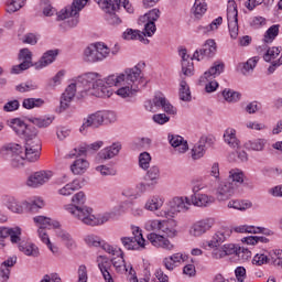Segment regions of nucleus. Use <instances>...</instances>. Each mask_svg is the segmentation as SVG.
<instances>
[{"mask_svg":"<svg viewBox=\"0 0 282 282\" xmlns=\"http://www.w3.org/2000/svg\"><path fill=\"white\" fill-rule=\"evenodd\" d=\"M144 83V75L140 69V64L132 68H126L120 74H112L104 79L95 82L88 89V96L96 98H111L113 94L111 87H120L116 94L120 98H133L140 90V85Z\"/></svg>","mask_w":282,"mask_h":282,"instance_id":"nucleus-1","label":"nucleus"},{"mask_svg":"<svg viewBox=\"0 0 282 282\" xmlns=\"http://www.w3.org/2000/svg\"><path fill=\"white\" fill-rule=\"evenodd\" d=\"M85 204H87V194L80 191L75 193L70 198V203L65 204L63 208L73 219L82 221L85 226H102L117 218L116 212L94 214V208Z\"/></svg>","mask_w":282,"mask_h":282,"instance_id":"nucleus-2","label":"nucleus"},{"mask_svg":"<svg viewBox=\"0 0 282 282\" xmlns=\"http://www.w3.org/2000/svg\"><path fill=\"white\" fill-rule=\"evenodd\" d=\"M43 145L39 142H9L0 149V155L12 169H23L28 162L41 160Z\"/></svg>","mask_w":282,"mask_h":282,"instance_id":"nucleus-3","label":"nucleus"},{"mask_svg":"<svg viewBox=\"0 0 282 282\" xmlns=\"http://www.w3.org/2000/svg\"><path fill=\"white\" fill-rule=\"evenodd\" d=\"M100 79V74L98 73H86L79 76L74 83L68 85L65 91L62 94L61 101H59V109L61 111H65L69 109V105L72 100H74L76 96V91H80L82 94L85 91L89 94V89L96 85Z\"/></svg>","mask_w":282,"mask_h":282,"instance_id":"nucleus-4","label":"nucleus"},{"mask_svg":"<svg viewBox=\"0 0 282 282\" xmlns=\"http://www.w3.org/2000/svg\"><path fill=\"white\" fill-rule=\"evenodd\" d=\"M89 0H73L72 6H68L62 9L57 13V21H65V19H69L67 21L68 28H76L78 25V14H80L82 10L87 6Z\"/></svg>","mask_w":282,"mask_h":282,"instance_id":"nucleus-5","label":"nucleus"},{"mask_svg":"<svg viewBox=\"0 0 282 282\" xmlns=\"http://www.w3.org/2000/svg\"><path fill=\"white\" fill-rule=\"evenodd\" d=\"M216 225L217 218L215 217L200 218L189 226L188 235L194 239H199V237H204V235L210 232Z\"/></svg>","mask_w":282,"mask_h":282,"instance_id":"nucleus-6","label":"nucleus"},{"mask_svg":"<svg viewBox=\"0 0 282 282\" xmlns=\"http://www.w3.org/2000/svg\"><path fill=\"white\" fill-rule=\"evenodd\" d=\"M9 127L17 133V135L22 138V140H26V142L35 140L39 135V130L34 126H28L19 118L9 120Z\"/></svg>","mask_w":282,"mask_h":282,"instance_id":"nucleus-7","label":"nucleus"},{"mask_svg":"<svg viewBox=\"0 0 282 282\" xmlns=\"http://www.w3.org/2000/svg\"><path fill=\"white\" fill-rule=\"evenodd\" d=\"M99 8L106 12V21L109 25H120L122 20L116 14L120 10V0H95Z\"/></svg>","mask_w":282,"mask_h":282,"instance_id":"nucleus-8","label":"nucleus"},{"mask_svg":"<svg viewBox=\"0 0 282 282\" xmlns=\"http://www.w3.org/2000/svg\"><path fill=\"white\" fill-rule=\"evenodd\" d=\"M191 208V198L187 196H176L167 202V209L164 212L165 217H175L180 213H186Z\"/></svg>","mask_w":282,"mask_h":282,"instance_id":"nucleus-9","label":"nucleus"},{"mask_svg":"<svg viewBox=\"0 0 282 282\" xmlns=\"http://www.w3.org/2000/svg\"><path fill=\"white\" fill-rule=\"evenodd\" d=\"M111 263L118 274H127L129 282H138V274L135 273V269H133V265L131 264L127 265V262L124 261V253L113 257L111 259Z\"/></svg>","mask_w":282,"mask_h":282,"instance_id":"nucleus-10","label":"nucleus"},{"mask_svg":"<svg viewBox=\"0 0 282 282\" xmlns=\"http://www.w3.org/2000/svg\"><path fill=\"white\" fill-rule=\"evenodd\" d=\"M239 12L237 11V2L235 0H229L227 4V20L229 34L231 39H237L239 36Z\"/></svg>","mask_w":282,"mask_h":282,"instance_id":"nucleus-11","label":"nucleus"},{"mask_svg":"<svg viewBox=\"0 0 282 282\" xmlns=\"http://www.w3.org/2000/svg\"><path fill=\"white\" fill-rule=\"evenodd\" d=\"M53 177L54 172L50 170H40L29 175L25 184L29 186V188H39L40 186H45V184H47V182H50V180Z\"/></svg>","mask_w":282,"mask_h":282,"instance_id":"nucleus-12","label":"nucleus"},{"mask_svg":"<svg viewBox=\"0 0 282 282\" xmlns=\"http://www.w3.org/2000/svg\"><path fill=\"white\" fill-rule=\"evenodd\" d=\"M0 204L14 215H23L25 213V200H19L12 195H2Z\"/></svg>","mask_w":282,"mask_h":282,"instance_id":"nucleus-13","label":"nucleus"},{"mask_svg":"<svg viewBox=\"0 0 282 282\" xmlns=\"http://www.w3.org/2000/svg\"><path fill=\"white\" fill-rule=\"evenodd\" d=\"M188 261V254L184 252L172 253L162 259V265L167 272H174L180 265H184Z\"/></svg>","mask_w":282,"mask_h":282,"instance_id":"nucleus-14","label":"nucleus"},{"mask_svg":"<svg viewBox=\"0 0 282 282\" xmlns=\"http://www.w3.org/2000/svg\"><path fill=\"white\" fill-rule=\"evenodd\" d=\"M32 53L30 48H21L18 55V59L21 62L19 65H15L11 69V74H21L30 67H34V63H32Z\"/></svg>","mask_w":282,"mask_h":282,"instance_id":"nucleus-15","label":"nucleus"},{"mask_svg":"<svg viewBox=\"0 0 282 282\" xmlns=\"http://www.w3.org/2000/svg\"><path fill=\"white\" fill-rule=\"evenodd\" d=\"M148 241L153 246V248H161L167 252L175 250V245L169 240V238L162 234L150 232L147 236Z\"/></svg>","mask_w":282,"mask_h":282,"instance_id":"nucleus-16","label":"nucleus"},{"mask_svg":"<svg viewBox=\"0 0 282 282\" xmlns=\"http://www.w3.org/2000/svg\"><path fill=\"white\" fill-rule=\"evenodd\" d=\"M209 248L212 250L210 257L214 261H221V259H226V257H230L237 252V246L235 243L216 245V247Z\"/></svg>","mask_w":282,"mask_h":282,"instance_id":"nucleus-17","label":"nucleus"},{"mask_svg":"<svg viewBox=\"0 0 282 282\" xmlns=\"http://www.w3.org/2000/svg\"><path fill=\"white\" fill-rule=\"evenodd\" d=\"M217 52V43L215 40H207L199 51H195L191 61H204V58H213Z\"/></svg>","mask_w":282,"mask_h":282,"instance_id":"nucleus-18","label":"nucleus"},{"mask_svg":"<svg viewBox=\"0 0 282 282\" xmlns=\"http://www.w3.org/2000/svg\"><path fill=\"white\" fill-rule=\"evenodd\" d=\"M231 230L238 235H267L268 237H270V235H274L272 230L265 227H257L254 225H238L232 227Z\"/></svg>","mask_w":282,"mask_h":282,"instance_id":"nucleus-19","label":"nucleus"},{"mask_svg":"<svg viewBox=\"0 0 282 282\" xmlns=\"http://www.w3.org/2000/svg\"><path fill=\"white\" fill-rule=\"evenodd\" d=\"M235 183L229 181H218V185L216 187V197L218 202H226L230 199L232 195H235Z\"/></svg>","mask_w":282,"mask_h":282,"instance_id":"nucleus-20","label":"nucleus"},{"mask_svg":"<svg viewBox=\"0 0 282 282\" xmlns=\"http://www.w3.org/2000/svg\"><path fill=\"white\" fill-rule=\"evenodd\" d=\"M102 124H105V121L102 119V111H96L89 115L86 119H84V122L79 128V131L80 133H85L87 129H98L99 127H102Z\"/></svg>","mask_w":282,"mask_h":282,"instance_id":"nucleus-21","label":"nucleus"},{"mask_svg":"<svg viewBox=\"0 0 282 282\" xmlns=\"http://www.w3.org/2000/svg\"><path fill=\"white\" fill-rule=\"evenodd\" d=\"M232 236V229L228 227H223L218 229L212 237V239L207 242L208 248H216L217 246H221L225 241H228Z\"/></svg>","mask_w":282,"mask_h":282,"instance_id":"nucleus-22","label":"nucleus"},{"mask_svg":"<svg viewBox=\"0 0 282 282\" xmlns=\"http://www.w3.org/2000/svg\"><path fill=\"white\" fill-rule=\"evenodd\" d=\"M178 56H181V74L183 76H194L195 75V65L191 62V55L186 48L178 50Z\"/></svg>","mask_w":282,"mask_h":282,"instance_id":"nucleus-23","label":"nucleus"},{"mask_svg":"<svg viewBox=\"0 0 282 282\" xmlns=\"http://www.w3.org/2000/svg\"><path fill=\"white\" fill-rule=\"evenodd\" d=\"M189 202L197 208H208L215 204V196L206 193H197L191 196Z\"/></svg>","mask_w":282,"mask_h":282,"instance_id":"nucleus-24","label":"nucleus"},{"mask_svg":"<svg viewBox=\"0 0 282 282\" xmlns=\"http://www.w3.org/2000/svg\"><path fill=\"white\" fill-rule=\"evenodd\" d=\"M226 68V64L224 62H214L212 67L206 70L203 76H200L199 83L206 84V80H213L214 78H217V76H220L224 74V69Z\"/></svg>","mask_w":282,"mask_h":282,"instance_id":"nucleus-25","label":"nucleus"},{"mask_svg":"<svg viewBox=\"0 0 282 282\" xmlns=\"http://www.w3.org/2000/svg\"><path fill=\"white\" fill-rule=\"evenodd\" d=\"M159 232L167 237V239H175V237H177V221H175V219L161 220Z\"/></svg>","mask_w":282,"mask_h":282,"instance_id":"nucleus-26","label":"nucleus"},{"mask_svg":"<svg viewBox=\"0 0 282 282\" xmlns=\"http://www.w3.org/2000/svg\"><path fill=\"white\" fill-rule=\"evenodd\" d=\"M152 102L154 107L158 109H163L165 113H170L171 116H175L177 113L175 107H173V105H171V102L167 101L166 97H164L162 94L155 95Z\"/></svg>","mask_w":282,"mask_h":282,"instance_id":"nucleus-27","label":"nucleus"},{"mask_svg":"<svg viewBox=\"0 0 282 282\" xmlns=\"http://www.w3.org/2000/svg\"><path fill=\"white\" fill-rule=\"evenodd\" d=\"M132 239L134 243L135 251L147 250V246H149V241L144 238L142 234V229L139 226H131Z\"/></svg>","mask_w":282,"mask_h":282,"instance_id":"nucleus-28","label":"nucleus"},{"mask_svg":"<svg viewBox=\"0 0 282 282\" xmlns=\"http://www.w3.org/2000/svg\"><path fill=\"white\" fill-rule=\"evenodd\" d=\"M162 206H164V197L152 195L147 198L143 208L148 213H158V210H162Z\"/></svg>","mask_w":282,"mask_h":282,"instance_id":"nucleus-29","label":"nucleus"},{"mask_svg":"<svg viewBox=\"0 0 282 282\" xmlns=\"http://www.w3.org/2000/svg\"><path fill=\"white\" fill-rule=\"evenodd\" d=\"M17 264V257H11L7 260H4L0 264V279L2 282L10 281V272L12 271V268Z\"/></svg>","mask_w":282,"mask_h":282,"instance_id":"nucleus-30","label":"nucleus"},{"mask_svg":"<svg viewBox=\"0 0 282 282\" xmlns=\"http://www.w3.org/2000/svg\"><path fill=\"white\" fill-rule=\"evenodd\" d=\"M33 221L37 226L39 230L61 228V223L45 216H36L33 218Z\"/></svg>","mask_w":282,"mask_h":282,"instance_id":"nucleus-31","label":"nucleus"},{"mask_svg":"<svg viewBox=\"0 0 282 282\" xmlns=\"http://www.w3.org/2000/svg\"><path fill=\"white\" fill-rule=\"evenodd\" d=\"M56 56H58V50H50L46 51L39 62L34 64L35 69H43V67H47V65H52L54 61H56Z\"/></svg>","mask_w":282,"mask_h":282,"instance_id":"nucleus-32","label":"nucleus"},{"mask_svg":"<svg viewBox=\"0 0 282 282\" xmlns=\"http://www.w3.org/2000/svg\"><path fill=\"white\" fill-rule=\"evenodd\" d=\"M45 206V200L43 198L34 196L28 199H24V210L26 213H39L41 208Z\"/></svg>","mask_w":282,"mask_h":282,"instance_id":"nucleus-33","label":"nucleus"},{"mask_svg":"<svg viewBox=\"0 0 282 282\" xmlns=\"http://www.w3.org/2000/svg\"><path fill=\"white\" fill-rule=\"evenodd\" d=\"M83 186L80 185L79 180H74L70 183H67L66 185L59 187L57 189V195H61L62 197H69L76 193V191H80Z\"/></svg>","mask_w":282,"mask_h":282,"instance_id":"nucleus-34","label":"nucleus"},{"mask_svg":"<svg viewBox=\"0 0 282 282\" xmlns=\"http://www.w3.org/2000/svg\"><path fill=\"white\" fill-rule=\"evenodd\" d=\"M89 170V162L87 159H76L70 164V172L73 175H85Z\"/></svg>","mask_w":282,"mask_h":282,"instance_id":"nucleus-35","label":"nucleus"},{"mask_svg":"<svg viewBox=\"0 0 282 282\" xmlns=\"http://www.w3.org/2000/svg\"><path fill=\"white\" fill-rule=\"evenodd\" d=\"M123 39L126 41H140L144 45H149L150 43L149 39L144 37V33H142V31L133 30V29H128L123 33Z\"/></svg>","mask_w":282,"mask_h":282,"instance_id":"nucleus-36","label":"nucleus"},{"mask_svg":"<svg viewBox=\"0 0 282 282\" xmlns=\"http://www.w3.org/2000/svg\"><path fill=\"white\" fill-rule=\"evenodd\" d=\"M188 76H184V74H181V83H180V89H178V97L180 100H183V102H191L192 96H191V87H188V84L184 78H187Z\"/></svg>","mask_w":282,"mask_h":282,"instance_id":"nucleus-37","label":"nucleus"},{"mask_svg":"<svg viewBox=\"0 0 282 282\" xmlns=\"http://www.w3.org/2000/svg\"><path fill=\"white\" fill-rule=\"evenodd\" d=\"M56 235L58 239L64 243V246L68 248V250H74V248H76V240L74 239V237H72V234H69L67 230L59 229L57 230Z\"/></svg>","mask_w":282,"mask_h":282,"instance_id":"nucleus-38","label":"nucleus"},{"mask_svg":"<svg viewBox=\"0 0 282 282\" xmlns=\"http://www.w3.org/2000/svg\"><path fill=\"white\" fill-rule=\"evenodd\" d=\"M20 252H23L26 257H39L41 254V251L39 250V247L34 245V242H22L19 245Z\"/></svg>","mask_w":282,"mask_h":282,"instance_id":"nucleus-39","label":"nucleus"},{"mask_svg":"<svg viewBox=\"0 0 282 282\" xmlns=\"http://www.w3.org/2000/svg\"><path fill=\"white\" fill-rule=\"evenodd\" d=\"M189 151L193 160H199L204 158V153H206V143L191 142Z\"/></svg>","mask_w":282,"mask_h":282,"instance_id":"nucleus-40","label":"nucleus"},{"mask_svg":"<svg viewBox=\"0 0 282 282\" xmlns=\"http://www.w3.org/2000/svg\"><path fill=\"white\" fill-rule=\"evenodd\" d=\"M39 239L47 246L48 250H51L52 254H58V247L54 246L52 243V240L50 239V235H47V230L45 229H37Z\"/></svg>","mask_w":282,"mask_h":282,"instance_id":"nucleus-41","label":"nucleus"},{"mask_svg":"<svg viewBox=\"0 0 282 282\" xmlns=\"http://www.w3.org/2000/svg\"><path fill=\"white\" fill-rule=\"evenodd\" d=\"M84 61L86 63H98L100 62V56L95 44L89 45L84 51Z\"/></svg>","mask_w":282,"mask_h":282,"instance_id":"nucleus-42","label":"nucleus"},{"mask_svg":"<svg viewBox=\"0 0 282 282\" xmlns=\"http://www.w3.org/2000/svg\"><path fill=\"white\" fill-rule=\"evenodd\" d=\"M227 208H232L234 210H240V212L250 210V208H252V202L231 199L228 202Z\"/></svg>","mask_w":282,"mask_h":282,"instance_id":"nucleus-43","label":"nucleus"},{"mask_svg":"<svg viewBox=\"0 0 282 282\" xmlns=\"http://www.w3.org/2000/svg\"><path fill=\"white\" fill-rule=\"evenodd\" d=\"M120 149H122V145L120 143H112L110 147L104 149L99 155L104 160H111V158H116L120 153Z\"/></svg>","mask_w":282,"mask_h":282,"instance_id":"nucleus-44","label":"nucleus"},{"mask_svg":"<svg viewBox=\"0 0 282 282\" xmlns=\"http://www.w3.org/2000/svg\"><path fill=\"white\" fill-rule=\"evenodd\" d=\"M208 10V4H206V0H195L194 6L192 8V12L195 19H202L204 14H206Z\"/></svg>","mask_w":282,"mask_h":282,"instance_id":"nucleus-45","label":"nucleus"},{"mask_svg":"<svg viewBox=\"0 0 282 282\" xmlns=\"http://www.w3.org/2000/svg\"><path fill=\"white\" fill-rule=\"evenodd\" d=\"M257 63H259V56L251 57L246 63H240L239 67L241 69V74H243V76H248V74L254 72Z\"/></svg>","mask_w":282,"mask_h":282,"instance_id":"nucleus-46","label":"nucleus"},{"mask_svg":"<svg viewBox=\"0 0 282 282\" xmlns=\"http://www.w3.org/2000/svg\"><path fill=\"white\" fill-rule=\"evenodd\" d=\"M84 241L89 248H101L105 246V240L96 234H88L85 236Z\"/></svg>","mask_w":282,"mask_h":282,"instance_id":"nucleus-47","label":"nucleus"},{"mask_svg":"<svg viewBox=\"0 0 282 282\" xmlns=\"http://www.w3.org/2000/svg\"><path fill=\"white\" fill-rule=\"evenodd\" d=\"M54 118H55L54 116L44 117V118L31 117L29 119V122H32V124H35V127H39V129H45L54 122Z\"/></svg>","mask_w":282,"mask_h":282,"instance_id":"nucleus-48","label":"nucleus"},{"mask_svg":"<svg viewBox=\"0 0 282 282\" xmlns=\"http://www.w3.org/2000/svg\"><path fill=\"white\" fill-rule=\"evenodd\" d=\"M269 263L282 268V250L272 249L269 251Z\"/></svg>","mask_w":282,"mask_h":282,"instance_id":"nucleus-49","label":"nucleus"},{"mask_svg":"<svg viewBox=\"0 0 282 282\" xmlns=\"http://www.w3.org/2000/svg\"><path fill=\"white\" fill-rule=\"evenodd\" d=\"M160 14H162L160 12V9H152L144 15L140 17L139 22L147 23V21H148L150 23H155V21H158V19H160Z\"/></svg>","mask_w":282,"mask_h":282,"instance_id":"nucleus-50","label":"nucleus"},{"mask_svg":"<svg viewBox=\"0 0 282 282\" xmlns=\"http://www.w3.org/2000/svg\"><path fill=\"white\" fill-rule=\"evenodd\" d=\"M162 225V219H148L144 225L143 228L144 230H147V232H160V228Z\"/></svg>","mask_w":282,"mask_h":282,"instance_id":"nucleus-51","label":"nucleus"},{"mask_svg":"<svg viewBox=\"0 0 282 282\" xmlns=\"http://www.w3.org/2000/svg\"><path fill=\"white\" fill-rule=\"evenodd\" d=\"M229 180H231V184H234V186H236V184H243V171L239 170V169H231L229 171Z\"/></svg>","mask_w":282,"mask_h":282,"instance_id":"nucleus-52","label":"nucleus"},{"mask_svg":"<svg viewBox=\"0 0 282 282\" xmlns=\"http://www.w3.org/2000/svg\"><path fill=\"white\" fill-rule=\"evenodd\" d=\"M97 50V54L99 55L100 61H105V58H109V54H111V48L107 46V44L102 42H98L95 44Z\"/></svg>","mask_w":282,"mask_h":282,"instance_id":"nucleus-53","label":"nucleus"},{"mask_svg":"<svg viewBox=\"0 0 282 282\" xmlns=\"http://www.w3.org/2000/svg\"><path fill=\"white\" fill-rule=\"evenodd\" d=\"M88 151L89 150L87 149V147L77 145L66 154V158L68 160H74V158H80L83 155H87Z\"/></svg>","mask_w":282,"mask_h":282,"instance_id":"nucleus-54","label":"nucleus"},{"mask_svg":"<svg viewBox=\"0 0 282 282\" xmlns=\"http://www.w3.org/2000/svg\"><path fill=\"white\" fill-rule=\"evenodd\" d=\"M95 171L102 177L113 176L117 175L118 173V171L115 167H111L109 165H98L95 167Z\"/></svg>","mask_w":282,"mask_h":282,"instance_id":"nucleus-55","label":"nucleus"},{"mask_svg":"<svg viewBox=\"0 0 282 282\" xmlns=\"http://www.w3.org/2000/svg\"><path fill=\"white\" fill-rule=\"evenodd\" d=\"M43 105H45V100L42 98H26L22 102L24 109H34L35 107H43Z\"/></svg>","mask_w":282,"mask_h":282,"instance_id":"nucleus-56","label":"nucleus"},{"mask_svg":"<svg viewBox=\"0 0 282 282\" xmlns=\"http://www.w3.org/2000/svg\"><path fill=\"white\" fill-rule=\"evenodd\" d=\"M279 24L270 26L264 34V43H272L279 36Z\"/></svg>","mask_w":282,"mask_h":282,"instance_id":"nucleus-57","label":"nucleus"},{"mask_svg":"<svg viewBox=\"0 0 282 282\" xmlns=\"http://www.w3.org/2000/svg\"><path fill=\"white\" fill-rule=\"evenodd\" d=\"M223 97L227 102H239V100H241V94L231 89H225L223 91Z\"/></svg>","mask_w":282,"mask_h":282,"instance_id":"nucleus-58","label":"nucleus"},{"mask_svg":"<svg viewBox=\"0 0 282 282\" xmlns=\"http://www.w3.org/2000/svg\"><path fill=\"white\" fill-rule=\"evenodd\" d=\"M21 235H22L21 227H9V237H10L11 243H20Z\"/></svg>","mask_w":282,"mask_h":282,"instance_id":"nucleus-59","label":"nucleus"},{"mask_svg":"<svg viewBox=\"0 0 282 282\" xmlns=\"http://www.w3.org/2000/svg\"><path fill=\"white\" fill-rule=\"evenodd\" d=\"M253 265H265V263H270V251L268 254L260 252L257 253L252 259Z\"/></svg>","mask_w":282,"mask_h":282,"instance_id":"nucleus-60","label":"nucleus"},{"mask_svg":"<svg viewBox=\"0 0 282 282\" xmlns=\"http://www.w3.org/2000/svg\"><path fill=\"white\" fill-rule=\"evenodd\" d=\"M89 281V272L87 271V265L79 264L77 268V282Z\"/></svg>","mask_w":282,"mask_h":282,"instance_id":"nucleus-61","label":"nucleus"},{"mask_svg":"<svg viewBox=\"0 0 282 282\" xmlns=\"http://www.w3.org/2000/svg\"><path fill=\"white\" fill-rule=\"evenodd\" d=\"M23 6H25V0H9L7 12L9 13L18 12V10L23 8Z\"/></svg>","mask_w":282,"mask_h":282,"instance_id":"nucleus-62","label":"nucleus"},{"mask_svg":"<svg viewBox=\"0 0 282 282\" xmlns=\"http://www.w3.org/2000/svg\"><path fill=\"white\" fill-rule=\"evenodd\" d=\"M151 164V154H149V152H142L139 155V166L140 169H143L144 171H147V169H149Z\"/></svg>","mask_w":282,"mask_h":282,"instance_id":"nucleus-63","label":"nucleus"},{"mask_svg":"<svg viewBox=\"0 0 282 282\" xmlns=\"http://www.w3.org/2000/svg\"><path fill=\"white\" fill-rule=\"evenodd\" d=\"M191 143L188 142H172L174 153H186L189 150Z\"/></svg>","mask_w":282,"mask_h":282,"instance_id":"nucleus-64","label":"nucleus"}]
</instances>
